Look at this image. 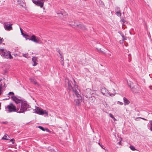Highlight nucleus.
<instances>
[{
    "label": "nucleus",
    "mask_w": 152,
    "mask_h": 152,
    "mask_svg": "<svg viewBox=\"0 0 152 152\" xmlns=\"http://www.w3.org/2000/svg\"><path fill=\"white\" fill-rule=\"evenodd\" d=\"M65 84L66 86L69 90V93L70 95L72 93L74 97V99L76 102L77 105H78L82 102V96L80 90L78 88L76 84H74L73 87L71 86V81H69L68 79H66L65 80Z\"/></svg>",
    "instance_id": "nucleus-1"
},
{
    "label": "nucleus",
    "mask_w": 152,
    "mask_h": 152,
    "mask_svg": "<svg viewBox=\"0 0 152 152\" xmlns=\"http://www.w3.org/2000/svg\"><path fill=\"white\" fill-rule=\"evenodd\" d=\"M21 107H17V112L19 113H23L26 111L29 110L30 108L29 105L27 104V103L24 101L21 102Z\"/></svg>",
    "instance_id": "nucleus-2"
},
{
    "label": "nucleus",
    "mask_w": 152,
    "mask_h": 152,
    "mask_svg": "<svg viewBox=\"0 0 152 152\" xmlns=\"http://www.w3.org/2000/svg\"><path fill=\"white\" fill-rule=\"evenodd\" d=\"M0 52L2 56L4 58L7 59H12L13 58L11 56V52L7 51L6 50L0 48Z\"/></svg>",
    "instance_id": "nucleus-3"
},
{
    "label": "nucleus",
    "mask_w": 152,
    "mask_h": 152,
    "mask_svg": "<svg viewBox=\"0 0 152 152\" xmlns=\"http://www.w3.org/2000/svg\"><path fill=\"white\" fill-rule=\"evenodd\" d=\"M35 113H37L38 114L40 115H43L45 114L46 115L48 116V114L45 110H43L41 108L37 107H35Z\"/></svg>",
    "instance_id": "nucleus-4"
},
{
    "label": "nucleus",
    "mask_w": 152,
    "mask_h": 152,
    "mask_svg": "<svg viewBox=\"0 0 152 152\" xmlns=\"http://www.w3.org/2000/svg\"><path fill=\"white\" fill-rule=\"evenodd\" d=\"M6 109L8 111V113L17 112V108H16V107L12 103H10L9 104L7 105Z\"/></svg>",
    "instance_id": "nucleus-5"
},
{
    "label": "nucleus",
    "mask_w": 152,
    "mask_h": 152,
    "mask_svg": "<svg viewBox=\"0 0 152 152\" xmlns=\"http://www.w3.org/2000/svg\"><path fill=\"white\" fill-rule=\"evenodd\" d=\"M69 24L72 26H74L76 27H78L79 28L82 29L84 30L86 29L85 27L83 25L80 24H77L75 23L74 22L72 21L71 22H69Z\"/></svg>",
    "instance_id": "nucleus-6"
},
{
    "label": "nucleus",
    "mask_w": 152,
    "mask_h": 152,
    "mask_svg": "<svg viewBox=\"0 0 152 152\" xmlns=\"http://www.w3.org/2000/svg\"><path fill=\"white\" fill-rule=\"evenodd\" d=\"M33 2L37 6L40 7L41 8L43 7L45 0H32Z\"/></svg>",
    "instance_id": "nucleus-7"
},
{
    "label": "nucleus",
    "mask_w": 152,
    "mask_h": 152,
    "mask_svg": "<svg viewBox=\"0 0 152 152\" xmlns=\"http://www.w3.org/2000/svg\"><path fill=\"white\" fill-rule=\"evenodd\" d=\"M131 89L134 93H139L141 92L140 88L138 85L134 86L132 88H131Z\"/></svg>",
    "instance_id": "nucleus-8"
},
{
    "label": "nucleus",
    "mask_w": 152,
    "mask_h": 152,
    "mask_svg": "<svg viewBox=\"0 0 152 152\" xmlns=\"http://www.w3.org/2000/svg\"><path fill=\"white\" fill-rule=\"evenodd\" d=\"M30 40H31L36 43H39L40 41V39L35 36L34 35H32L30 39H28Z\"/></svg>",
    "instance_id": "nucleus-9"
},
{
    "label": "nucleus",
    "mask_w": 152,
    "mask_h": 152,
    "mask_svg": "<svg viewBox=\"0 0 152 152\" xmlns=\"http://www.w3.org/2000/svg\"><path fill=\"white\" fill-rule=\"evenodd\" d=\"M11 98L12 99L13 101H14L16 104H18L20 103H21V102L23 101L20 97L18 98L16 96H11Z\"/></svg>",
    "instance_id": "nucleus-10"
},
{
    "label": "nucleus",
    "mask_w": 152,
    "mask_h": 152,
    "mask_svg": "<svg viewBox=\"0 0 152 152\" xmlns=\"http://www.w3.org/2000/svg\"><path fill=\"white\" fill-rule=\"evenodd\" d=\"M101 92L104 95L107 96L109 94V92L105 87H102L101 89Z\"/></svg>",
    "instance_id": "nucleus-11"
},
{
    "label": "nucleus",
    "mask_w": 152,
    "mask_h": 152,
    "mask_svg": "<svg viewBox=\"0 0 152 152\" xmlns=\"http://www.w3.org/2000/svg\"><path fill=\"white\" fill-rule=\"evenodd\" d=\"M12 25V24H10V25H7L5 23L4 24V27L5 30L8 31H10L12 29V27L11 26Z\"/></svg>",
    "instance_id": "nucleus-12"
},
{
    "label": "nucleus",
    "mask_w": 152,
    "mask_h": 152,
    "mask_svg": "<svg viewBox=\"0 0 152 152\" xmlns=\"http://www.w3.org/2000/svg\"><path fill=\"white\" fill-rule=\"evenodd\" d=\"M124 102V105H128L129 103H130V102L126 98V97H124L123 98Z\"/></svg>",
    "instance_id": "nucleus-13"
},
{
    "label": "nucleus",
    "mask_w": 152,
    "mask_h": 152,
    "mask_svg": "<svg viewBox=\"0 0 152 152\" xmlns=\"http://www.w3.org/2000/svg\"><path fill=\"white\" fill-rule=\"evenodd\" d=\"M37 58L35 57H33L32 58V61L34 63V64H33V65L34 66H36L37 64V63L36 62Z\"/></svg>",
    "instance_id": "nucleus-14"
},
{
    "label": "nucleus",
    "mask_w": 152,
    "mask_h": 152,
    "mask_svg": "<svg viewBox=\"0 0 152 152\" xmlns=\"http://www.w3.org/2000/svg\"><path fill=\"white\" fill-rule=\"evenodd\" d=\"M1 80H0V82L1 81ZM5 83H4L3 84H0V95H1V94L2 92V89L5 86Z\"/></svg>",
    "instance_id": "nucleus-15"
},
{
    "label": "nucleus",
    "mask_w": 152,
    "mask_h": 152,
    "mask_svg": "<svg viewBox=\"0 0 152 152\" xmlns=\"http://www.w3.org/2000/svg\"><path fill=\"white\" fill-rule=\"evenodd\" d=\"M127 83L128 86L130 87L131 89V88H132L134 86V84L133 82L130 81H128L127 82Z\"/></svg>",
    "instance_id": "nucleus-16"
},
{
    "label": "nucleus",
    "mask_w": 152,
    "mask_h": 152,
    "mask_svg": "<svg viewBox=\"0 0 152 152\" xmlns=\"http://www.w3.org/2000/svg\"><path fill=\"white\" fill-rule=\"evenodd\" d=\"M29 79L31 82L32 83L34 84H37L38 86H39V85L37 83L36 80H35L33 78H30Z\"/></svg>",
    "instance_id": "nucleus-17"
},
{
    "label": "nucleus",
    "mask_w": 152,
    "mask_h": 152,
    "mask_svg": "<svg viewBox=\"0 0 152 152\" xmlns=\"http://www.w3.org/2000/svg\"><path fill=\"white\" fill-rule=\"evenodd\" d=\"M7 95H8V96L9 97L8 98L6 99H9L10 97H9V96H11H11H14V93L13 92H10Z\"/></svg>",
    "instance_id": "nucleus-18"
},
{
    "label": "nucleus",
    "mask_w": 152,
    "mask_h": 152,
    "mask_svg": "<svg viewBox=\"0 0 152 152\" xmlns=\"http://www.w3.org/2000/svg\"><path fill=\"white\" fill-rule=\"evenodd\" d=\"M38 127L43 131H46L47 132H49V130L48 129L46 128V129H45L43 127L40 126H39Z\"/></svg>",
    "instance_id": "nucleus-19"
},
{
    "label": "nucleus",
    "mask_w": 152,
    "mask_h": 152,
    "mask_svg": "<svg viewBox=\"0 0 152 152\" xmlns=\"http://www.w3.org/2000/svg\"><path fill=\"white\" fill-rule=\"evenodd\" d=\"M129 147L130 149L133 151L137 150L135 148V147L133 145H131Z\"/></svg>",
    "instance_id": "nucleus-20"
},
{
    "label": "nucleus",
    "mask_w": 152,
    "mask_h": 152,
    "mask_svg": "<svg viewBox=\"0 0 152 152\" xmlns=\"http://www.w3.org/2000/svg\"><path fill=\"white\" fill-rule=\"evenodd\" d=\"M109 116L113 119L114 121H115L116 120V119L114 118L113 115L112 114L110 113L109 114Z\"/></svg>",
    "instance_id": "nucleus-21"
},
{
    "label": "nucleus",
    "mask_w": 152,
    "mask_h": 152,
    "mask_svg": "<svg viewBox=\"0 0 152 152\" xmlns=\"http://www.w3.org/2000/svg\"><path fill=\"white\" fill-rule=\"evenodd\" d=\"M8 136L6 134H5L4 137L2 138V139L3 140H8V139L7 138V137Z\"/></svg>",
    "instance_id": "nucleus-22"
},
{
    "label": "nucleus",
    "mask_w": 152,
    "mask_h": 152,
    "mask_svg": "<svg viewBox=\"0 0 152 152\" xmlns=\"http://www.w3.org/2000/svg\"><path fill=\"white\" fill-rule=\"evenodd\" d=\"M115 12L120 11V8L118 7H116L115 9Z\"/></svg>",
    "instance_id": "nucleus-23"
},
{
    "label": "nucleus",
    "mask_w": 152,
    "mask_h": 152,
    "mask_svg": "<svg viewBox=\"0 0 152 152\" xmlns=\"http://www.w3.org/2000/svg\"><path fill=\"white\" fill-rule=\"evenodd\" d=\"M115 13L117 16H121V13L120 11H118L117 12H115Z\"/></svg>",
    "instance_id": "nucleus-24"
},
{
    "label": "nucleus",
    "mask_w": 152,
    "mask_h": 152,
    "mask_svg": "<svg viewBox=\"0 0 152 152\" xmlns=\"http://www.w3.org/2000/svg\"><path fill=\"white\" fill-rule=\"evenodd\" d=\"M138 118H141V119H142L144 120H145V121H147V119H145V118H141V117H138V118H136L135 119V120H137V119H138Z\"/></svg>",
    "instance_id": "nucleus-25"
},
{
    "label": "nucleus",
    "mask_w": 152,
    "mask_h": 152,
    "mask_svg": "<svg viewBox=\"0 0 152 152\" xmlns=\"http://www.w3.org/2000/svg\"><path fill=\"white\" fill-rule=\"evenodd\" d=\"M4 41V39L3 38H1L0 37V44L1 43Z\"/></svg>",
    "instance_id": "nucleus-26"
},
{
    "label": "nucleus",
    "mask_w": 152,
    "mask_h": 152,
    "mask_svg": "<svg viewBox=\"0 0 152 152\" xmlns=\"http://www.w3.org/2000/svg\"><path fill=\"white\" fill-rule=\"evenodd\" d=\"M118 103L120 105H122L123 104V103L121 102L118 101Z\"/></svg>",
    "instance_id": "nucleus-27"
},
{
    "label": "nucleus",
    "mask_w": 152,
    "mask_h": 152,
    "mask_svg": "<svg viewBox=\"0 0 152 152\" xmlns=\"http://www.w3.org/2000/svg\"><path fill=\"white\" fill-rule=\"evenodd\" d=\"M23 57H25L26 58H27V56H28V55L27 54H23Z\"/></svg>",
    "instance_id": "nucleus-28"
},
{
    "label": "nucleus",
    "mask_w": 152,
    "mask_h": 152,
    "mask_svg": "<svg viewBox=\"0 0 152 152\" xmlns=\"http://www.w3.org/2000/svg\"><path fill=\"white\" fill-rule=\"evenodd\" d=\"M60 57L61 58V61H63V60H64V58H63V57H62V56L61 54H60Z\"/></svg>",
    "instance_id": "nucleus-29"
},
{
    "label": "nucleus",
    "mask_w": 152,
    "mask_h": 152,
    "mask_svg": "<svg viewBox=\"0 0 152 152\" xmlns=\"http://www.w3.org/2000/svg\"><path fill=\"white\" fill-rule=\"evenodd\" d=\"M10 141L12 142V144L14 143L15 140H14V139H11Z\"/></svg>",
    "instance_id": "nucleus-30"
},
{
    "label": "nucleus",
    "mask_w": 152,
    "mask_h": 152,
    "mask_svg": "<svg viewBox=\"0 0 152 152\" xmlns=\"http://www.w3.org/2000/svg\"><path fill=\"white\" fill-rule=\"evenodd\" d=\"M115 95V94H110V96H114Z\"/></svg>",
    "instance_id": "nucleus-31"
},
{
    "label": "nucleus",
    "mask_w": 152,
    "mask_h": 152,
    "mask_svg": "<svg viewBox=\"0 0 152 152\" xmlns=\"http://www.w3.org/2000/svg\"><path fill=\"white\" fill-rule=\"evenodd\" d=\"M98 144L101 146L102 148L103 149H104V148H103L102 145V144H101L100 142H98Z\"/></svg>",
    "instance_id": "nucleus-32"
},
{
    "label": "nucleus",
    "mask_w": 152,
    "mask_h": 152,
    "mask_svg": "<svg viewBox=\"0 0 152 152\" xmlns=\"http://www.w3.org/2000/svg\"><path fill=\"white\" fill-rule=\"evenodd\" d=\"M20 31H21V33L22 34V35H23V33L22 29L20 27Z\"/></svg>",
    "instance_id": "nucleus-33"
},
{
    "label": "nucleus",
    "mask_w": 152,
    "mask_h": 152,
    "mask_svg": "<svg viewBox=\"0 0 152 152\" xmlns=\"http://www.w3.org/2000/svg\"><path fill=\"white\" fill-rule=\"evenodd\" d=\"M57 51L59 53V54H60H60H61V51L59 49L57 50Z\"/></svg>",
    "instance_id": "nucleus-34"
},
{
    "label": "nucleus",
    "mask_w": 152,
    "mask_h": 152,
    "mask_svg": "<svg viewBox=\"0 0 152 152\" xmlns=\"http://www.w3.org/2000/svg\"><path fill=\"white\" fill-rule=\"evenodd\" d=\"M121 21L122 22L124 23L125 22V20L124 19H122Z\"/></svg>",
    "instance_id": "nucleus-35"
},
{
    "label": "nucleus",
    "mask_w": 152,
    "mask_h": 152,
    "mask_svg": "<svg viewBox=\"0 0 152 152\" xmlns=\"http://www.w3.org/2000/svg\"><path fill=\"white\" fill-rule=\"evenodd\" d=\"M127 39L126 38V37H124V38H123V39H122V40L123 41H124L125 40H126Z\"/></svg>",
    "instance_id": "nucleus-36"
},
{
    "label": "nucleus",
    "mask_w": 152,
    "mask_h": 152,
    "mask_svg": "<svg viewBox=\"0 0 152 152\" xmlns=\"http://www.w3.org/2000/svg\"><path fill=\"white\" fill-rule=\"evenodd\" d=\"M57 14H59L60 15H62V13H59L57 12Z\"/></svg>",
    "instance_id": "nucleus-37"
},
{
    "label": "nucleus",
    "mask_w": 152,
    "mask_h": 152,
    "mask_svg": "<svg viewBox=\"0 0 152 152\" xmlns=\"http://www.w3.org/2000/svg\"><path fill=\"white\" fill-rule=\"evenodd\" d=\"M121 34V36L123 38L125 37L123 34Z\"/></svg>",
    "instance_id": "nucleus-38"
},
{
    "label": "nucleus",
    "mask_w": 152,
    "mask_h": 152,
    "mask_svg": "<svg viewBox=\"0 0 152 152\" xmlns=\"http://www.w3.org/2000/svg\"><path fill=\"white\" fill-rule=\"evenodd\" d=\"M150 121L151 126H152V121L151 120Z\"/></svg>",
    "instance_id": "nucleus-39"
},
{
    "label": "nucleus",
    "mask_w": 152,
    "mask_h": 152,
    "mask_svg": "<svg viewBox=\"0 0 152 152\" xmlns=\"http://www.w3.org/2000/svg\"><path fill=\"white\" fill-rule=\"evenodd\" d=\"M150 130L152 131V126H151L150 127Z\"/></svg>",
    "instance_id": "nucleus-40"
},
{
    "label": "nucleus",
    "mask_w": 152,
    "mask_h": 152,
    "mask_svg": "<svg viewBox=\"0 0 152 152\" xmlns=\"http://www.w3.org/2000/svg\"><path fill=\"white\" fill-rule=\"evenodd\" d=\"M17 1L18 2H21V1H22V0H17Z\"/></svg>",
    "instance_id": "nucleus-41"
},
{
    "label": "nucleus",
    "mask_w": 152,
    "mask_h": 152,
    "mask_svg": "<svg viewBox=\"0 0 152 152\" xmlns=\"http://www.w3.org/2000/svg\"><path fill=\"white\" fill-rule=\"evenodd\" d=\"M118 144H119V145L121 144V141H120V142L118 143Z\"/></svg>",
    "instance_id": "nucleus-42"
},
{
    "label": "nucleus",
    "mask_w": 152,
    "mask_h": 152,
    "mask_svg": "<svg viewBox=\"0 0 152 152\" xmlns=\"http://www.w3.org/2000/svg\"><path fill=\"white\" fill-rule=\"evenodd\" d=\"M1 103H0V109H1Z\"/></svg>",
    "instance_id": "nucleus-43"
},
{
    "label": "nucleus",
    "mask_w": 152,
    "mask_h": 152,
    "mask_svg": "<svg viewBox=\"0 0 152 152\" xmlns=\"http://www.w3.org/2000/svg\"><path fill=\"white\" fill-rule=\"evenodd\" d=\"M74 83H75V80H74Z\"/></svg>",
    "instance_id": "nucleus-44"
},
{
    "label": "nucleus",
    "mask_w": 152,
    "mask_h": 152,
    "mask_svg": "<svg viewBox=\"0 0 152 152\" xmlns=\"http://www.w3.org/2000/svg\"><path fill=\"white\" fill-rule=\"evenodd\" d=\"M26 36H27V37H28V35H26Z\"/></svg>",
    "instance_id": "nucleus-45"
},
{
    "label": "nucleus",
    "mask_w": 152,
    "mask_h": 152,
    "mask_svg": "<svg viewBox=\"0 0 152 152\" xmlns=\"http://www.w3.org/2000/svg\"><path fill=\"white\" fill-rule=\"evenodd\" d=\"M102 3V1H101V3Z\"/></svg>",
    "instance_id": "nucleus-46"
},
{
    "label": "nucleus",
    "mask_w": 152,
    "mask_h": 152,
    "mask_svg": "<svg viewBox=\"0 0 152 152\" xmlns=\"http://www.w3.org/2000/svg\"><path fill=\"white\" fill-rule=\"evenodd\" d=\"M102 3V1H101V3Z\"/></svg>",
    "instance_id": "nucleus-47"
}]
</instances>
